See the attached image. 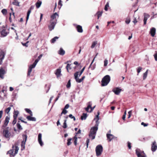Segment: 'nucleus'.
Masks as SVG:
<instances>
[{"mask_svg": "<svg viewBox=\"0 0 157 157\" xmlns=\"http://www.w3.org/2000/svg\"><path fill=\"white\" fill-rule=\"evenodd\" d=\"M154 56L155 60L157 61V53H156L154 55Z\"/></svg>", "mask_w": 157, "mask_h": 157, "instance_id": "obj_62", "label": "nucleus"}, {"mask_svg": "<svg viewBox=\"0 0 157 157\" xmlns=\"http://www.w3.org/2000/svg\"><path fill=\"white\" fill-rule=\"evenodd\" d=\"M10 119V117L8 116H6L5 119L4 121V124L2 126V128H6V126L7 125Z\"/></svg>", "mask_w": 157, "mask_h": 157, "instance_id": "obj_12", "label": "nucleus"}, {"mask_svg": "<svg viewBox=\"0 0 157 157\" xmlns=\"http://www.w3.org/2000/svg\"><path fill=\"white\" fill-rule=\"evenodd\" d=\"M153 16L151 17V18L153 19L154 17H156L157 16V13L155 14L154 12H152Z\"/></svg>", "mask_w": 157, "mask_h": 157, "instance_id": "obj_53", "label": "nucleus"}, {"mask_svg": "<svg viewBox=\"0 0 157 157\" xmlns=\"http://www.w3.org/2000/svg\"><path fill=\"white\" fill-rule=\"evenodd\" d=\"M144 17L147 18L148 19L150 17V15L147 13H144Z\"/></svg>", "mask_w": 157, "mask_h": 157, "instance_id": "obj_51", "label": "nucleus"}, {"mask_svg": "<svg viewBox=\"0 0 157 157\" xmlns=\"http://www.w3.org/2000/svg\"><path fill=\"white\" fill-rule=\"evenodd\" d=\"M12 4L17 6H19V2H18L17 0H13L12 2Z\"/></svg>", "mask_w": 157, "mask_h": 157, "instance_id": "obj_27", "label": "nucleus"}, {"mask_svg": "<svg viewBox=\"0 0 157 157\" xmlns=\"http://www.w3.org/2000/svg\"><path fill=\"white\" fill-rule=\"evenodd\" d=\"M25 110L27 113L30 114V115L33 116V113L30 109H25Z\"/></svg>", "mask_w": 157, "mask_h": 157, "instance_id": "obj_33", "label": "nucleus"}, {"mask_svg": "<svg viewBox=\"0 0 157 157\" xmlns=\"http://www.w3.org/2000/svg\"><path fill=\"white\" fill-rule=\"evenodd\" d=\"M122 90L118 87H115L112 90V91L116 95H119Z\"/></svg>", "mask_w": 157, "mask_h": 157, "instance_id": "obj_14", "label": "nucleus"}, {"mask_svg": "<svg viewBox=\"0 0 157 157\" xmlns=\"http://www.w3.org/2000/svg\"><path fill=\"white\" fill-rule=\"evenodd\" d=\"M79 73V72L77 71L74 74V76L76 81L80 83L82 82V81L84 79L85 77V76H83L81 78L79 79L78 78V75Z\"/></svg>", "mask_w": 157, "mask_h": 157, "instance_id": "obj_6", "label": "nucleus"}, {"mask_svg": "<svg viewBox=\"0 0 157 157\" xmlns=\"http://www.w3.org/2000/svg\"><path fill=\"white\" fill-rule=\"evenodd\" d=\"M16 122H17V118H13V122H12V124L13 125H14L15 124Z\"/></svg>", "mask_w": 157, "mask_h": 157, "instance_id": "obj_54", "label": "nucleus"}, {"mask_svg": "<svg viewBox=\"0 0 157 157\" xmlns=\"http://www.w3.org/2000/svg\"><path fill=\"white\" fill-rule=\"evenodd\" d=\"M72 65V63L71 64H70L69 63L67 64V66L66 67V68L68 72H69V69L71 70V69L72 68H71V66Z\"/></svg>", "mask_w": 157, "mask_h": 157, "instance_id": "obj_31", "label": "nucleus"}, {"mask_svg": "<svg viewBox=\"0 0 157 157\" xmlns=\"http://www.w3.org/2000/svg\"><path fill=\"white\" fill-rule=\"evenodd\" d=\"M63 4L62 3V1L61 0H59V2H58V8L60 9L62 6Z\"/></svg>", "mask_w": 157, "mask_h": 157, "instance_id": "obj_36", "label": "nucleus"}, {"mask_svg": "<svg viewBox=\"0 0 157 157\" xmlns=\"http://www.w3.org/2000/svg\"><path fill=\"white\" fill-rule=\"evenodd\" d=\"M19 121H18V122ZM17 128L19 129H22V128L21 126L20 125V124L19 123V122H18L17 124Z\"/></svg>", "mask_w": 157, "mask_h": 157, "instance_id": "obj_45", "label": "nucleus"}, {"mask_svg": "<svg viewBox=\"0 0 157 157\" xmlns=\"http://www.w3.org/2000/svg\"><path fill=\"white\" fill-rule=\"evenodd\" d=\"M148 70H147V71L143 75V79L144 80L146 78L148 72Z\"/></svg>", "mask_w": 157, "mask_h": 157, "instance_id": "obj_38", "label": "nucleus"}, {"mask_svg": "<svg viewBox=\"0 0 157 157\" xmlns=\"http://www.w3.org/2000/svg\"><path fill=\"white\" fill-rule=\"evenodd\" d=\"M32 116H28L26 118L28 121H36V119L34 117H32Z\"/></svg>", "mask_w": 157, "mask_h": 157, "instance_id": "obj_22", "label": "nucleus"}, {"mask_svg": "<svg viewBox=\"0 0 157 157\" xmlns=\"http://www.w3.org/2000/svg\"><path fill=\"white\" fill-rule=\"evenodd\" d=\"M156 29L155 28H152L150 30V33L151 36L153 37L154 36L155 33Z\"/></svg>", "mask_w": 157, "mask_h": 157, "instance_id": "obj_20", "label": "nucleus"}, {"mask_svg": "<svg viewBox=\"0 0 157 157\" xmlns=\"http://www.w3.org/2000/svg\"><path fill=\"white\" fill-rule=\"evenodd\" d=\"M85 67H84L81 70V71H80L79 74V76H80L82 74V73L83 72V71H84L85 69Z\"/></svg>", "mask_w": 157, "mask_h": 157, "instance_id": "obj_47", "label": "nucleus"}, {"mask_svg": "<svg viewBox=\"0 0 157 157\" xmlns=\"http://www.w3.org/2000/svg\"><path fill=\"white\" fill-rule=\"evenodd\" d=\"M147 18L146 17H144V25H145L146 24L147 21Z\"/></svg>", "mask_w": 157, "mask_h": 157, "instance_id": "obj_56", "label": "nucleus"}, {"mask_svg": "<svg viewBox=\"0 0 157 157\" xmlns=\"http://www.w3.org/2000/svg\"><path fill=\"white\" fill-rule=\"evenodd\" d=\"M125 23L127 24H128L130 21V19H127L126 21H125Z\"/></svg>", "mask_w": 157, "mask_h": 157, "instance_id": "obj_60", "label": "nucleus"}, {"mask_svg": "<svg viewBox=\"0 0 157 157\" xmlns=\"http://www.w3.org/2000/svg\"><path fill=\"white\" fill-rule=\"evenodd\" d=\"M102 11L100 12L98 11L97 13L96 14L97 15L98 19L99 17L102 15Z\"/></svg>", "mask_w": 157, "mask_h": 157, "instance_id": "obj_34", "label": "nucleus"}, {"mask_svg": "<svg viewBox=\"0 0 157 157\" xmlns=\"http://www.w3.org/2000/svg\"><path fill=\"white\" fill-rule=\"evenodd\" d=\"M157 149V145L156 141H154L151 145V150L153 152H154Z\"/></svg>", "mask_w": 157, "mask_h": 157, "instance_id": "obj_13", "label": "nucleus"}, {"mask_svg": "<svg viewBox=\"0 0 157 157\" xmlns=\"http://www.w3.org/2000/svg\"><path fill=\"white\" fill-rule=\"evenodd\" d=\"M58 53L60 55L63 56L65 54V52L62 48H61L58 51Z\"/></svg>", "mask_w": 157, "mask_h": 157, "instance_id": "obj_25", "label": "nucleus"}, {"mask_svg": "<svg viewBox=\"0 0 157 157\" xmlns=\"http://www.w3.org/2000/svg\"><path fill=\"white\" fill-rule=\"evenodd\" d=\"M69 117L71 119H73L74 121H75L76 120L75 118V117L73 116L71 114H70L69 115Z\"/></svg>", "mask_w": 157, "mask_h": 157, "instance_id": "obj_48", "label": "nucleus"}, {"mask_svg": "<svg viewBox=\"0 0 157 157\" xmlns=\"http://www.w3.org/2000/svg\"><path fill=\"white\" fill-rule=\"evenodd\" d=\"M62 114H66L67 112V111L66 109H63L62 111Z\"/></svg>", "mask_w": 157, "mask_h": 157, "instance_id": "obj_50", "label": "nucleus"}, {"mask_svg": "<svg viewBox=\"0 0 157 157\" xmlns=\"http://www.w3.org/2000/svg\"><path fill=\"white\" fill-rule=\"evenodd\" d=\"M109 7V3L107 2L105 7L104 9L105 11H107L108 7Z\"/></svg>", "mask_w": 157, "mask_h": 157, "instance_id": "obj_46", "label": "nucleus"}, {"mask_svg": "<svg viewBox=\"0 0 157 157\" xmlns=\"http://www.w3.org/2000/svg\"><path fill=\"white\" fill-rule=\"evenodd\" d=\"M134 19L132 22L134 23V24L135 25L136 24V23H137V19H136V18L134 17Z\"/></svg>", "mask_w": 157, "mask_h": 157, "instance_id": "obj_52", "label": "nucleus"}, {"mask_svg": "<svg viewBox=\"0 0 157 157\" xmlns=\"http://www.w3.org/2000/svg\"><path fill=\"white\" fill-rule=\"evenodd\" d=\"M128 118H129L131 116V115L132 114V111H129L128 112Z\"/></svg>", "mask_w": 157, "mask_h": 157, "instance_id": "obj_57", "label": "nucleus"}, {"mask_svg": "<svg viewBox=\"0 0 157 157\" xmlns=\"http://www.w3.org/2000/svg\"><path fill=\"white\" fill-rule=\"evenodd\" d=\"M72 138H68L67 140V144L68 146L70 145L71 143V141L72 140Z\"/></svg>", "mask_w": 157, "mask_h": 157, "instance_id": "obj_40", "label": "nucleus"}, {"mask_svg": "<svg viewBox=\"0 0 157 157\" xmlns=\"http://www.w3.org/2000/svg\"><path fill=\"white\" fill-rule=\"evenodd\" d=\"M71 80H69L67 83L66 85L67 87L68 88H69L71 86Z\"/></svg>", "mask_w": 157, "mask_h": 157, "instance_id": "obj_44", "label": "nucleus"}, {"mask_svg": "<svg viewBox=\"0 0 157 157\" xmlns=\"http://www.w3.org/2000/svg\"><path fill=\"white\" fill-rule=\"evenodd\" d=\"M19 113V112L18 111H17V110L14 111L13 112V118H17Z\"/></svg>", "mask_w": 157, "mask_h": 157, "instance_id": "obj_29", "label": "nucleus"}, {"mask_svg": "<svg viewBox=\"0 0 157 157\" xmlns=\"http://www.w3.org/2000/svg\"><path fill=\"white\" fill-rule=\"evenodd\" d=\"M6 73L5 70L2 67L0 68V78L3 79L4 78V75Z\"/></svg>", "mask_w": 157, "mask_h": 157, "instance_id": "obj_15", "label": "nucleus"}, {"mask_svg": "<svg viewBox=\"0 0 157 157\" xmlns=\"http://www.w3.org/2000/svg\"><path fill=\"white\" fill-rule=\"evenodd\" d=\"M61 70L60 69H57L56 70L55 74L56 75L57 77L58 78L61 75Z\"/></svg>", "mask_w": 157, "mask_h": 157, "instance_id": "obj_17", "label": "nucleus"}, {"mask_svg": "<svg viewBox=\"0 0 157 157\" xmlns=\"http://www.w3.org/2000/svg\"><path fill=\"white\" fill-rule=\"evenodd\" d=\"M69 105L68 104H67L65 105V106L64 108V109H67L69 107Z\"/></svg>", "mask_w": 157, "mask_h": 157, "instance_id": "obj_64", "label": "nucleus"}, {"mask_svg": "<svg viewBox=\"0 0 157 157\" xmlns=\"http://www.w3.org/2000/svg\"><path fill=\"white\" fill-rule=\"evenodd\" d=\"M76 29L78 32L82 33L83 32L82 27L80 25H77V26Z\"/></svg>", "mask_w": 157, "mask_h": 157, "instance_id": "obj_24", "label": "nucleus"}, {"mask_svg": "<svg viewBox=\"0 0 157 157\" xmlns=\"http://www.w3.org/2000/svg\"><path fill=\"white\" fill-rule=\"evenodd\" d=\"M42 54H40L38 57L37 59H36L35 60L33 64L29 66L28 69V71L27 74V77H30V74L32 71V69L35 68L37 63L39 61L40 59L42 57Z\"/></svg>", "mask_w": 157, "mask_h": 157, "instance_id": "obj_1", "label": "nucleus"}, {"mask_svg": "<svg viewBox=\"0 0 157 157\" xmlns=\"http://www.w3.org/2000/svg\"><path fill=\"white\" fill-rule=\"evenodd\" d=\"M99 112H98V115H96V117L97 118V120L96 121V123H98V121L99 120V118H98V116H99Z\"/></svg>", "mask_w": 157, "mask_h": 157, "instance_id": "obj_58", "label": "nucleus"}, {"mask_svg": "<svg viewBox=\"0 0 157 157\" xmlns=\"http://www.w3.org/2000/svg\"><path fill=\"white\" fill-rule=\"evenodd\" d=\"M27 136L26 135H24L23 136V140L21 142V146L22 147H23V149H21V150H23V149H25V142L27 140Z\"/></svg>", "mask_w": 157, "mask_h": 157, "instance_id": "obj_10", "label": "nucleus"}, {"mask_svg": "<svg viewBox=\"0 0 157 157\" xmlns=\"http://www.w3.org/2000/svg\"><path fill=\"white\" fill-rule=\"evenodd\" d=\"M56 23V22L50 21V25H48V29L50 31H51L54 29Z\"/></svg>", "mask_w": 157, "mask_h": 157, "instance_id": "obj_11", "label": "nucleus"}, {"mask_svg": "<svg viewBox=\"0 0 157 157\" xmlns=\"http://www.w3.org/2000/svg\"><path fill=\"white\" fill-rule=\"evenodd\" d=\"M110 80V77L109 75H106L102 79L101 81L102 86H106L109 82Z\"/></svg>", "mask_w": 157, "mask_h": 157, "instance_id": "obj_4", "label": "nucleus"}, {"mask_svg": "<svg viewBox=\"0 0 157 157\" xmlns=\"http://www.w3.org/2000/svg\"><path fill=\"white\" fill-rule=\"evenodd\" d=\"M97 41H94V42H93L92 43V44L91 46V48H94L95 47V45L97 44Z\"/></svg>", "mask_w": 157, "mask_h": 157, "instance_id": "obj_43", "label": "nucleus"}, {"mask_svg": "<svg viewBox=\"0 0 157 157\" xmlns=\"http://www.w3.org/2000/svg\"><path fill=\"white\" fill-rule=\"evenodd\" d=\"M128 147L129 149H131V143L129 142H128Z\"/></svg>", "mask_w": 157, "mask_h": 157, "instance_id": "obj_55", "label": "nucleus"}, {"mask_svg": "<svg viewBox=\"0 0 157 157\" xmlns=\"http://www.w3.org/2000/svg\"><path fill=\"white\" fill-rule=\"evenodd\" d=\"M6 53L5 51L0 49V65L2 63V61L4 58Z\"/></svg>", "mask_w": 157, "mask_h": 157, "instance_id": "obj_8", "label": "nucleus"}, {"mask_svg": "<svg viewBox=\"0 0 157 157\" xmlns=\"http://www.w3.org/2000/svg\"><path fill=\"white\" fill-rule=\"evenodd\" d=\"M3 136L6 139H10L11 137H12L11 132L9 131V127H7L5 128H3Z\"/></svg>", "mask_w": 157, "mask_h": 157, "instance_id": "obj_3", "label": "nucleus"}, {"mask_svg": "<svg viewBox=\"0 0 157 157\" xmlns=\"http://www.w3.org/2000/svg\"><path fill=\"white\" fill-rule=\"evenodd\" d=\"M106 136L109 142H110L114 137V136L113 135L109 134H106Z\"/></svg>", "mask_w": 157, "mask_h": 157, "instance_id": "obj_19", "label": "nucleus"}, {"mask_svg": "<svg viewBox=\"0 0 157 157\" xmlns=\"http://www.w3.org/2000/svg\"><path fill=\"white\" fill-rule=\"evenodd\" d=\"M19 148L17 145H13L12 149L8 151L7 154L10 155V157H14L18 153Z\"/></svg>", "mask_w": 157, "mask_h": 157, "instance_id": "obj_2", "label": "nucleus"}, {"mask_svg": "<svg viewBox=\"0 0 157 157\" xmlns=\"http://www.w3.org/2000/svg\"><path fill=\"white\" fill-rule=\"evenodd\" d=\"M141 124L142 125H144V127H146V126H147L148 125V124L144 123V122H142L141 123Z\"/></svg>", "mask_w": 157, "mask_h": 157, "instance_id": "obj_59", "label": "nucleus"}, {"mask_svg": "<svg viewBox=\"0 0 157 157\" xmlns=\"http://www.w3.org/2000/svg\"><path fill=\"white\" fill-rule=\"evenodd\" d=\"M92 106V103L91 102H89L88 103V106L87 107L85 108V110L87 112H89V109L91 107V106Z\"/></svg>", "mask_w": 157, "mask_h": 157, "instance_id": "obj_26", "label": "nucleus"}, {"mask_svg": "<svg viewBox=\"0 0 157 157\" xmlns=\"http://www.w3.org/2000/svg\"><path fill=\"white\" fill-rule=\"evenodd\" d=\"M98 123H96L95 126L91 129L89 133L92 134H96V132L98 129Z\"/></svg>", "mask_w": 157, "mask_h": 157, "instance_id": "obj_7", "label": "nucleus"}, {"mask_svg": "<svg viewBox=\"0 0 157 157\" xmlns=\"http://www.w3.org/2000/svg\"><path fill=\"white\" fill-rule=\"evenodd\" d=\"M95 134H92L89 133V136L91 138L92 140H93L95 138Z\"/></svg>", "mask_w": 157, "mask_h": 157, "instance_id": "obj_37", "label": "nucleus"}, {"mask_svg": "<svg viewBox=\"0 0 157 157\" xmlns=\"http://www.w3.org/2000/svg\"><path fill=\"white\" fill-rule=\"evenodd\" d=\"M67 119L64 120V122L63 124V127L64 128H66L67 127V125L66 124Z\"/></svg>", "mask_w": 157, "mask_h": 157, "instance_id": "obj_42", "label": "nucleus"}, {"mask_svg": "<svg viewBox=\"0 0 157 157\" xmlns=\"http://www.w3.org/2000/svg\"><path fill=\"white\" fill-rule=\"evenodd\" d=\"M87 114L86 113H83L81 117V119L82 120H85L87 117Z\"/></svg>", "mask_w": 157, "mask_h": 157, "instance_id": "obj_30", "label": "nucleus"}, {"mask_svg": "<svg viewBox=\"0 0 157 157\" xmlns=\"http://www.w3.org/2000/svg\"><path fill=\"white\" fill-rule=\"evenodd\" d=\"M28 41H27L26 42V43H22V45L24 46H25V47H28Z\"/></svg>", "mask_w": 157, "mask_h": 157, "instance_id": "obj_61", "label": "nucleus"}, {"mask_svg": "<svg viewBox=\"0 0 157 157\" xmlns=\"http://www.w3.org/2000/svg\"><path fill=\"white\" fill-rule=\"evenodd\" d=\"M142 69V68L141 67H138V68L137 69V72L138 74H139L140 71H141V70Z\"/></svg>", "mask_w": 157, "mask_h": 157, "instance_id": "obj_49", "label": "nucleus"}, {"mask_svg": "<svg viewBox=\"0 0 157 157\" xmlns=\"http://www.w3.org/2000/svg\"><path fill=\"white\" fill-rule=\"evenodd\" d=\"M13 107V105H10V107L7 108L5 110V113H6L7 114H8L10 111V110L11 109V107Z\"/></svg>", "mask_w": 157, "mask_h": 157, "instance_id": "obj_28", "label": "nucleus"}, {"mask_svg": "<svg viewBox=\"0 0 157 157\" xmlns=\"http://www.w3.org/2000/svg\"><path fill=\"white\" fill-rule=\"evenodd\" d=\"M89 142V139H87L86 141V146L87 147H88V144Z\"/></svg>", "mask_w": 157, "mask_h": 157, "instance_id": "obj_63", "label": "nucleus"}, {"mask_svg": "<svg viewBox=\"0 0 157 157\" xmlns=\"http://www.w3.org/2000/svg\"><path fill=\"white\" fill-rule=\"evenodd\" d=\"M58 14L56 13H53L51 17V19L50 21L57 22V17L58 18Z\"/></svg>", "mask_w": 157, "mask_h": 157, "instance_id": "obj_9", "label": "nucleus"}, {"mask_svg": "<svg viewBox=\"0 0 157 157\" xmlns=\"http://www.w3.org/2000/svg\"><path fill=\"white\" fill-rule=\"evenodd\" d=\"M1 12L3 15H6L7 13V10L6 9H3L2 10Z\"/></svg>", "mask_w": 157, "mask_h": 157, "instance_id": "obj_41", "label": "nucleus"}, {"mask_svg": "<svg viewBox=\"0 0 157 157\" xmlns=\"http://www.w3.org/2000/svg\"><path fill=\"white\" fill-rule=\"evenodd\" d=\"M1 36L3 37L6 36L8 33L6 32V29H3L0 32Z\"/></svg>", "mask_w": 157, "mask_h": 157, "instance_id": "obj_23", "label": "nucleus"}, {"mask_svg": "<svg viewBox=\"0 0 157 157\" xmlns=\"http://www.w3.org/2000/svg\"><path fill=\"white\" fill-rule=\"evenodd\" d=\"M42 2L41 1H38L36 3V8H39Z\"/></svg>", "mask_w": 157, "mask_h": 157, "instance_id": "obj_32", "label": "nucleus"}, {"mask_svg": "<svg viewBox=\"0 0 157 157\" xmlns=\"http://www.w3.org/2000/svg\"><path fill=\"white\" fill-rule=\"evenodd\" d=\"M95 151L97 156L101 155L103 151V147L101 145H98L96 147Z\"/></svg>", "mask_w": 157, "mask_h": 157, "instance_id": "obj_5", "label": "nucleus"}, {"mask_svg": "<svg viewBox=\"0 0 157 157\" xmlns=\"http://www.w3.org/2000/svg\"><path fill=\"white\" fill-rule=\"evenodd\" d=\"M59 37L57 36H55L53 38H52L51 40V43H54L56 40L58 39Z\"/></svg>", "mask_w": 157, "mask_h": 157, "instance_id": "obj_35", "label": "nucleus"}, {"mask_svg": "<svg viewBox=\"0 0 157 157\" xmlns=\"http://www.w3.org/2000/svg\"><path fill=\"white\" fill-rule=\"evenodd\" d=\"M41 137L42 134L41 133H40L38 135V140L39 144L41 146H42L43 145V143L42 141Z\"/></svg>", "mask_w": 157, "mask_h": 157, "instance_id": "obj_18", "label": "nucleus"}, {"mask_svg": "<svg viewBox=\"0 0 157 157\" xmlns=\"http://www.w3.org/2000/svg\"><path fill=\"white\" fill-rule=\"evenodd\" d=\"M136 154L137 155L138 157H140L141 156V155H143V154H144V151L140 152V150L138 149H136Z\"/></svg>", "mask_w": 157, "mask_h": 157, "instance_id": "obj_21", "label": "nucleus"}, {"mask_svg": "<svg viewBox=\"0 0 157 157\" xmlns=\"http://www.w3.org/2000/svg\"><path fill=\"white\" fill-rule=\"evenodd\" d=\"M34 8V6H31L29 9L28 10L27 13V17H26V21H28V20L29 19V16L30 15V13L31 12V11L32 10H33Z\"/></svg>", "mask_w": 157, "mask_h": 157, "instance_id": "obj_16", "label": "nucleus"}, {"mask_svg": "<svg viewBox=\"0 0 157 157\" xmlns=\"http://www.w3.org/2000/svg\"><path fill=\"white\" fill-rule=\"evenodd\" d=\"M73 139L74 140V144L75 145H76L77 137L76 136H75L73 137Z\"/></svg>", "mask_w": 157, "mask_h": 157, "instance_id": "obj_39", "label": "nucleus"}]
</instances>
